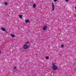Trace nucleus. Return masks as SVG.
I'll list each match as a JSON object with an SVG mask.
<instances>
[{
  "label": "nucleus",
  "instance_id": "nucleus-3",
  "mask_svg": "<svg viewBox=\"0 0 76 76\" xmlns=\"http://www.w3.org/2000/svg\"><path fill=\"white\" fill-rule=\"evenodd\" d=\"M1 30H2L3 31H4V32H6V29H5L4 28V27L1 28Z\"/></svg>",
  "mask_w": 76,
  "mask_h": 76
},
{
  "label": "nucleus",
  "instance_id": "nucleus-17",
  "mask_svg": "<svg viewBox=\"0 0 76 76\" xmlns=\"http://www.w3.org/2000/svg\"><path fill=\"white\" fill-rule=\"evenodd\" d=\"M1 53V51L0 50V53Z\"/></svg>",
  "mask_w": 76,
  "mask_h": 76
},
{
  "label": "nucleus",
  "instance_id": "nucleus-9",
  "mask_svg": "<svg viewBox=\"0 0 76 76\" xmlns=\"http://www.w3.org/2000/svg\"><path fill=\"white\" fill-rule=\"evenodd\" d=\"M11 36L12 38H13V37H15V36L13 34H11Z\"/></svg>",
  "mask_w": 76,
  "mask_h": 76
},
{
  "label": "nucleus",
  "instance_id": "nucleus-11",
  "mask_svg": "<svg viewBox=\"0 0 76 76\" xmlns=\"http://www.w3.org/2000/svg\"><path fill=\"white\" fill-rule=\"evenodd\" d=\"M46 59H49V57L47 56L46 57Z\"/></svg>",
  "mask_w": 76,
  "mask_h": 76
},
{
  "label": "nucleus",
  "instance_id": "nucleus-14",
  "mask_svg": "<svg viewBox=\"0 0 76 76\" xmlns=\"http://www.w3.org/2000/svg\"><path fill=\"white\" fill-rule=\"evenodd\" d=\"M61 47H62V48H64V45H61Z\"/></svg>",
  "mask_w": 76,
  "mask_h": 76
},
{
  "label": "nucleus",
  "instance_id": "nucleus-13",
  "mask_svg": "<svg viewBox=\"0 0 76 76\" xmlns=\"http://www.w3.org/2000/svg\"><path fill=\"white\" fill-rule=\"evenodd\" d=\"M26 44H29V42H26Z\"/></svg>",
  "mask_w": 76,
  "mask_h": 76
},
{
  "label": "nucleus",
  "instance_id": "nucleus-7",
  "mask_svg": "<svg viewBox=\"0 0 76 76\" xmlns=\"http://www.w3.org/2000/svg\"><path fill=\"white\" fill-rule=\"evenodd\" d=\"M23 15H19V17L20 18V19H22V16Z\"/></svg>",
  "mask_w": 76,
  "mask_h": 76
},
{
  "label": "nucleus",
  "instance_id": "nucleus-6",
  "mask_svg": "<svg viewBox=\"0 0 76 76\" xmlns=\"http://www.w3.org/2000/svg\"><path fill=\"white\" fill-rule=\"evenodd\" d=\"M29 22V20H25L26 23H28Z\"/></svg>",
  "mask_w": 76,
  "mask_h": 76
},
{
  "label": "nucleus",
  "instance_id": "nucleus-8",
  "mask_svg": "<svg viewBox=\"0 0 76 76\" xmlns=\"http://www.w3.org/2000/svg\"><path fill=\"white\" fill-rule=\"evenodd\" d=\"M36 6V4H34L33 5V7H34V8H35V7Z\"/></svg>",
  "mask_w": 76,
  "mask_h": 76
},
{
  "label": "nucleus",
  "instance_id": "nucleus-16",
  "mask_svg": "<svg viewBox=\"0 0 76 76\" xmlns=\"http://www.w3.org/2000/svg\"><path fill=\"white\" fill-rule=\"evenodd\" d=\"M65 1L66 2H68V1H69V0H65Z\"/></svg>",
  "mask_w": 76,
  "mask_h": 76
},
{
  "label": "nucleus",
  "instance_id": "nucleus-12",
  "mask_svg": "<svg viewBox=\"0 0 76 76\" xmlns=\"http://www.w3.org/2000/svg\"><path fill=\"white\" fill-rule=\"evenodd\" d=\"M16 67L15 66L13 67V70H16Z\"/></svg>",
  "mask_w": 76,
  "mask_h": 76
},
{
  "label": "nucleus",
  "instance_id": "nucleus-4",
  "mask_svg": "<svg viewBox=\"0 0 76 76\" xmlns=\"http://www.w3.org/2000/svg\"><path fill=\"white\" fill-rule=\"evenodd\" d=\"M52 10L53 11H54V9H55V8L54 6V3H53V2L52 3Z\"/></svg>",
  "mask_w": 76,
  "mask_h": 76
},
{
  "label": "nucleus",
  "instance_id": "nucleus-1",
  "mask_svg": "<svg viewBox=\"0 0 76 76\" xmlns=\"http://www.w3.org/2000/svg\"><path fill=\"white\" fill-rule=\"evenodd\" d=\"M52 68L53 69V70H57L58 69V67H57V66L56 65V64L54 63H53L52 64Z\"/></svg>",
  "mask_w": 76,
  "mask_h": 76
},
{
  "label": "nucleus",
  "instance_id": "nucleus-15",
  "mask_svg": "<svg viewBox=\"0 0 76 76\" xmlns=\"http://www.w3.org/2000/svg\"><path fill=\"white\" fill-rule=\"evenodd\" d=\"M55 2H56V1H58L57 0H53Z\"/></svg>",
  "mask_w": 76,
  "mask_h": 76
},
{
  "label": "nucleus",
  "instance_id": "nucleus-2",
  "mask_svg": "<svg viewBox=\"0 0 76 76\" xmlns=\"http://www.w3.org/2000/svg\"><path fill=\"white\" fill-rule=\"evenodd\" d=\"M29 48V46L26 44L24 45L23 47V48L25 50H26Z\"/></svg>",
  "mask_w": 76,
  "mask_h": 76
},
{
  "label": "nucleus",
  "instance_id": "nucleus-5",
  "mask_svg": "<svg viewBox=\"0 0 76 76\" xmlns=\"http://www.w3.org/2000/svg\"><path fill=\"white\" fill-rule=\"evenodd\" d=\"M47 29V26H45L43 28V30L44 31H45V30H46Z\"/></svg>",
  "mask_w": 76,
  "mask_h": 76
},
{
  "label": "nucleus",
  "instance_id": "nucleus-10",
  "mask_svg": "<svg viewBox=\"0 0 76 76\" xmlns=\"http://www.w3.org/2000/svg\"><path fill=\"white\" fill-rule=\"evenodd\" d=\"M4 4L5 5V6H7V5L8 4V3H7V2H5L4 3Z\"/></svg>",
  "mask_w": 76,
  "mask_h": 76
}]
</instances>
